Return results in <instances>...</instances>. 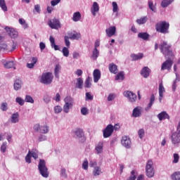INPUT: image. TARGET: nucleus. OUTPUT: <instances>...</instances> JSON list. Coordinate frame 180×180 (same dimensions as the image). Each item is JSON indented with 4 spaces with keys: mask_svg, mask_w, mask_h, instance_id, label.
Segmentation results:
<instances>
[{
    "mask_svg": "<svg viewBox=\"0 0 180 180\" xmlns=\"http://www.w3.org/2000/svg\"><path fill=\"white\" fill-rule=\"evenodd\" d=\"M160 50L162 54H164L166 58H171V57L174 56V53H172V50H171V45H169L167 41H162L159 45Z\"/></svg>",
    "mask_w": 180,
    "mask_h": 180,
    "instance_id": "obj_1",
    "label": "nucleus"
},
{
    "mask_svg": "<svg viewBox=\"0 0 180 180\" xmlns=\"http://www.w3.org/2000/svg\"><path fill=\"white\" fill-rule=\"evenodd\" d=\"M155 30L158 33H162L163 34H167L169 33V22L166 21H160L155 25Z\"/></svg>",
    "mask_w": 180,
    "mask_h": 180,
    "instance_id": "obj_2",
    "label": "nucleus"
},
{
    "mask_svg": "<svg viewBox=\"0 0 180 180\" xmlns=\"http://www.w3.org/2000/svg\"><path fill=\"white\" fill-rule=\"evenodd\" d=\"M38 169L41 176L49 178V169L46 167V161L44 160H39Z\"/></svg>",
    "mask_w": 180,
    "mask_h": 180,
    "instance_id": "obj_3",
    "label": "nucleus"
},
{
    "mask_svg": "<svg viewBox=\"0 0 180 180\" xmlns=\"http://www.w3.org/2000/svg\"><path fill=\"white\" fill-rule=\"evenodd\" d=\"M146 172L148 178H153V176H154L155 172L154 171L153 160H150L147 162L146 166Z\"/></svg>",
    "mask_w": 180,
    "mask_h": 180,
    "instance_id": "obj_4",
    "label": "nucleus"
},
{
    "mask_svg": "<svg viewBox=\"0 0 180 180\" xmlns=\"http://www.w3.org/2000/svg\"><path fill=\"white\" fill-rule=\"evenodd\" d=\"M53 78H54V77L53 76V73L51 72L44 73L41 76V82L42 84H44L45 85H50V84L53 82Z\"/></svg>",
    "mask_w": 180,
    "mask_h": 180,
    "instance_id": "obj_5",
    "label": "nucleus"
},
{
    "mask_svg": "<svg viewBox=\"0 0 180 180\" xmlns=\"http://www.w3.org/2000/svg\"><path fill=\"white\" fill-rule=\"evenodd\" d=\"M64 101L65 105L63 106V112H65V113H68L70 112V109H71L74 105V99L70 96H68L64 99Z\"/></svg>",
    "mask_w": 180,
    "mask_h": 180,
    "instance_id": "obj_6",
    "label": "nucleus"
},
{
    "mask_svg": "<svg viewBox=\"0 0 180 180\" xmlns=\"http://www.w3.org/2000/svg\"><path fill=\"white\" fill-rule=\"evenodd\" d=\"M48 25L51 29H60L61 27V25L60 24V20L57 18H53L52 20H50L48 22Z\"/></svg>",
    "mask_w": 180,
    "mask_h": 180,
    "instance_id": "obj_7",
    "label": "nucleus"
},
{
    "mask_svg": "<svg viewBox=\"0 0 180 180\" xmlns=\"http://www.w3.org/2000/svg\"><path fill=\"white\" fill-rule=\"evenodd\" d=\"M104 139H108L113 134V125L108 124L105 129L103 131Z\"/></svg>",
    "mask_w": 180,
    "mask_h": 180,
    "instance_id": "obj_8",
    "label": "nucleus"
},
{
    "mask_svg": "<svg viewBox=\"0 0 180 180\" xmlns=\"http://www.w3.org/2000/svg\"><path fill=\"white\" fill-rule=\"evenodd\" d=\"M121 143L125 148H130L131 147V141H130L129 136H122Z\"/></svg>",
    "mask_w": 180,
    "mask_h": 180,
    "instance_id": "obj_9",
    "label": "nucleus"
},
{
    "mask_svg": "<svg viewBox=\"0 0 180 180\" xmlns=\"http://www.w3.org/2000/svg\"><path fill=\"white\" fill-rule=\"evenodd\" d=\"M124 96L128 98L130 102H136V99H137V96L136 95V94L129 91H124Z\"/></svg>",
    "mask_w": 180,
    "mask_h": 180,
    "instance_id": "obj_10",
    "label": "nucleus"
},
{
    "mask_svg": "<svg viewBox=\"0 0 180 180\" xmlns=\"http://www.w3.org/2000/svg\"><path fill=\"white\" fill-rule=\"evenodd\" d=\"M173 64H174V61H172V60H167L162 65V67H161L162 71H164V70H168V71H169V70L172 68Z\"/></svg>",
    "mask_w": 180,
    "mask_h": 180,
    "instance_id": "obj_11",
    "label": "nucleus"
},
{
    "mask_svg": "<svg viewBox=\"0 0 180 180\" xmlns=\"http://www.w3.org/2000/svg\"><path fill=\"white\" fill-rule=\"evenodd\" d=\"M5 30L7 32L8 36H10L11 39H16V37H18V31L15 30V29L6 27Z\"/></svg>",
    "mask_w": 180,
    "mask_h": 180,
    "instance_id": "obj_12",
    "label": "nucleus"
},
{
    "mask_svg": "<svg viewBox=\"0 0 180 180\" xmlns=\"http://www.w3.org/2000/svg\"><path fill=\"white\" fill-rule=\"evenodd\" d=\"M172 144H179L180 143V130L177 132H174L172 134Z\"/></svg>",
    "mask_w": 180,
    "mask_h": 180,
    "instance_id": "obj_13",
    "label": "nucleus"
},
{
    "mask_svg": "<svg viewBox=\"0 0 180 180\" xmlns=\"http://www.w3.org/2000/svg\"><path fill=\"white\" fill-rule=\"evenodd\" d=\"M75 134L77 136V139H82L81 143H84L85 142V136L84 134V131L82 129H77L75 131Z\"/></svg>",
    "mask_w": 180,
    "mask_h": 180,
    "instance_id": "obj_14",
    "label": "nucleus"
},
{
    "mask_svg": "<svg viewBox=\"0 0 180 180\" xmlns=\"http://www.w3.org/2000/svg\"><path fill=\"white\" fill-rule=\"evenodd\" d=\"M2 64L4 68H7V69L13 68L14 70H16V67H15V62L12 60L6 61L5 60H3Z\"/></svg>",
    "mask_w": 180,
    "mask_h": 180,
    "instance_id": "obj_15",
    "label": "nucleus"
},
{
    "mask_svg": "<svg viewBox=\"0 0 180 180\" xmlns=\"http://www.w3.org/2000/svg\"><path fill=\"white\" fill-rule=\"evenodd\" d=\"M105 33L108 37H112V36H115L116 33V27H110L108 29L105 30Z\"/></svg>",
    "mask_w": 180,
    "mask_h": 180,
    "instance_id": "obj_16",
    "label": "nucleus"
},
{
    "mask_svg": "<svg viewBox=\"0 0 180 180\" xmlns=\"http://www.w3.org/2000/svg\"><path fill=\"white\" fill-rule=\"evenodd\" d=\"M108 70L111 74H117L119 72V70L117 69V65L115 63H110L108 65Z\"/></svg>",
    "mask_w": 180,
    "mask_h": 180,
    "instance_id": "obj_17",
    "label": "nucleus"
},
{
    "mask_svg": "<svg viewBox=\"0 0 180 180\" xmlns=\"http://www.w3.org/2000/svg\"><path fill=\"white\" fill-rule=\"evenodd\" d=\"M150 72H151L150 68H148V67H144L141 71V75L143 78H148V77H150Z\"/></svg>",
    "mask_w": 180,
    "mask_h": 180,
    "instance_id": "obj_18",
    "label": "nucleus"
},
{
    "mask_svg": "<svg viewBox=\"0 0 180 180\" xmlns=\"http://www.w3.org/2000/svg\"><path fill=\"white\" fill-rule=\"evenodd\" d=\"M164 92H165V88H164V84L161 82L159 84V100L160 102L162 101V98H164Z\"/></svg>",
    "mask_w": 180,
    "mask_h": 180,
    "instance_id": "obj_19",
    "label": "nucleus"
},
{
    "mask_svg": "<svg viewBox=\"0 0 180 180\" xmlns=\"http://www.w3.org/2000/svg\"><path fill=\"white\" fill-rule=\"evenodd\" d=\"M94 81V82H98L101 79V70L96 69L93 72Z\"/></svg>",
    "mask_w": 180,
    "mask_h": 180,
    "instance_id": "obj_20",
    "label": "nucleus"
},
{
    "mask_svg": "<svg viewBox=\"0 0 180 180\" xmlns=\"http://www.w3.org/2000/svg\"><path fill=\"white\" fill-rule=\"evenodd\" d=\"M159 120H165V119H169V115L167 112L163 111L158 115Z\"/></svg>",
    "mask_w": 180,
    "mask_h": 180,
    "instance_id": "obj_21",
    "label": "nucleus"
},
{
    "mask_svg": "<svg viewBox=\"0 0 180 180\" xmlns=\"http://www.w3.org/2000/svg\"><path fill=\"white\" fill-rule=\"evenodd\" d=\"M68 36L72 40H78L79 39H81V34L79 32H76L75 34L71 32L68 34Z\"/></svg>",
    "mask_w": 180,
    "mask_h": 180,
    "instance_id": "obj_22",
    "label": "nucleus"
},
{
    "mask_svg": "<svg viewBox=\"0 0 180 180\" xmlns=\"http://www.w3.org/2000/svg\"><path fill=\"white\" fill-rule=\"evenodd\" d=\"M99 11V6L97 2H94L93 7L91 8V13L93 16H96V12Z\"/></svg>",
    "mask_w": 180,
    "mask_h": 180,
    "instance_id": "obj_23",
    "label": "nucleus"
},
{
    "mask_svg": "<svg viewBox=\"0 0 180 180\" xmlns=\"http://www.w3.org/2000/svg\"><path fill=\"white\" fill-rule=\"evenodd\" d=\"M143 57H144V54L140 53L138 54H131V58L132 59V61H137V60H141V58H143Z\"/></svg>",
    "mask_w": 180,
    "mask_h": 180,
    "instance_id": "obj_24",
    "label": "nucleus"
},
{
    "mask_svg": "<svg viewBox=\"0 0 180 180\" xmlns=\"http://www.w3.org/2000/svg\"><path fill=\"white\" fill-rule=\"evenodd\" d=\"M49 40H50V43L52 49H54L56 51H57V50H60V48L58 47V46L56 44V40L54 39V37L51 36L49 38Z\"/></svg>",
    "mask_w": 180,
    "mask_h": 180,
    "instance_id": "obj_25",
    "label": "nucleus"
},
{
    "mask_svg": "<svg viewBox=\"0 0 180 180\" xmlns=\"http://www.w3.org/2000/svg\"><path fill=\"white\" fill-rule=\"evenodd\" d=\"M138 37L143 40H148L150 39V34L147 32H140L138 34Z\"/></svg>",
    "mask_w": 180,
    "mask_h": 180,
    "instance_id": "obj_26",
    "label": "nucleus"
},
{
    "mask_svg": "<svg viewBox=\"0 0 180 180\" xmlns=\"http://www.w3.org/2000/svg\"><path fill=\"white\" fill-rule=\"evenodd\" d=\"M97 154H101L103 151V143L99 142L95 148Z\"/></svg>",
    "mask_w": 180,
    "mask_h": 180,
    "instance_id": "obj_27",
    "label": "nucleus"
},
{
    "mask_svg": "<svg viewBox=\"0 0 180 180\" xmlns=\"http://www.w3.org/2000/svg\"><path fill=\"white\" fill-rule=\"evenodd\" d=\"M60 70H61V65H60L59 64L56 65L54 69V74H55L56 78H57L58 79L60 78V75L58 74H60Z\"/></svg>",
    "mask_w": 180,
    "mask_h": 180,
    "instance_id": "obj_28",
    "label": "nucleus"
},
{
    "mask_svg": "<svg viewBox=\"0 0 180 180\" xmlns=\"http://www.w3.org/2000/svg\"><path fill=\"white\" fill-rule=\"evenodd\" d=\"M155 101V96L154 94H152L150 99V103L148 104V106L146 107V110H150L151 109V106H153V104L154 103Z\"/></svg>",
    "mask_w": 180,
    "mask_h": 180,
    "instance_id": "obj_29",
    "label": "nucleus"
},
{
    "mask_svg": "<svg viewBox=\"0 0 180 180\" xmlns=\"http://www.w3.org/2000/svg\"><path fill=\"white\" fill-rule=\"evenodd\" d=\"M82 85H84V80L82 78L79 77L77 79V82H76V88H78V89H82Z\"/></svg>",
    "mask_w": 180,
    "mask_h": 180,
    "instance_id": "obj_30",
    "label": "nucleus"
},
{
    "mask_svg": "<svg viewBox=\"0 0 180 180\" xmlns=\"http://www.w3.org/2000/svg\"><path fill=\"white\" fill-rule=\"evenodd\" d=\"M72 20L73 22H78L81 20V13L79 11L74 13L72 16Z\"/></svg>",
    "mask_w": 180,
    "mask_h": 180,
    "instance_id": "obj_31",
    "label": "nucleus"
},
{
    "mask_svg": "<svg viewBox=\"0 0 180 180\" xmlns=\"http://www.w3.org/2000/svg\"><path fill=\"white\" fill-rule=\"evenodd\" d=\"M31 61H32L31 63L27 64V68H33V67H34V64H36V63H37V57L31 58Z\"/></svg>",
    "mask_w": 180,
    "mask_h": 180,
    "instance_id": "obj_32",
    "label": "nucleus"
},
{
    "mask_svg": "<svg viewBox=\"0 0 180 180\" xmlns=\"http://www.w3.org/2000/svg\"><path fill=\"white\" fill-rule=\"evenodd\" d=\"M19 122V113H13L11 116V123H18Z\"/></svg>",
    "mask_w": 180,
    "mask_h": 180,
    "instance_id": "obj_33",
    "label": "nucleus"
},
{
    "mask_svg": "<svg viewBox=\"0 0 180 180\" xmlns=\"http://www.w3.org/2000/svg\"><path fill=\"white\" fill-rule=\"evenodd\" d=\"M91 82H92V77L89 76L84 82L85 88H91V86L92 85V83Z\"/></svg>",
    "mask_w": 180,
    "mask_h": 180,
    "instance_id": "obj_34",
    "label": "nucleus"
},
{
    "mask_svg": "<svg viewBox=\"0 0 180 180\" xmlns=\"http://www.w3.org/2000/svg\"><path fill=\"white\" fill-rule=\"evenodd\" d=\"M20 88H22V82L19 79L15 80L14 83V89L18 91Z\"/></svg>",
    "mask_w": 180,
    "mask_h": 180,
    "instance_id": "obj_35",
    "label": "nucleus"
},
{
    "mask_svg": "<svg viewBox=\"0 0 180 180\" xmlns=\"http://www.w3.org/2000/svg\"><path fill=\"white\" fill-rule=\"evenodd\" d=\"M174 2V0H163L161 3L162 8H167L168 5H171V3Z\"/></svg>",
    "mask_w": 180,
    "mask_h": 180,
    "instance_id": "obj_36",
    "label": "nucleus"
},
{
    "mask_svg": "<svg viewBox=\"0 0 180 180\" xmlns=\"http://www.w3.org/2000/svg\"><path fill=\"white\" fill-rule=\"evenodd\" d=\"M123 81L124 79V72H120L115 76V81Z\"/></svg>",
    "mask_w": 180,
    "mask_h": 180,
    "instance_id": "obj_37",
    "label": "nucleus"
},
{
    "mask_svg": "<svg viewBox=\"0 0 180 180\" xmlns=\"http://www.w3.org/2000/svg\"><path fill=\"white\" fill-rule=\"evenodd\" d=\"M98 57H99V51H98V49L94 48V49L93 50L91 58H93V60H96Z\"/></svg>",
    "mask_w": 180,
    "mask_h": 180,
    "instance_id": "obj_38",
    "label": "nucleus"
},
{
    "mask_svg": "<svg viewBox=\"0 0 180 180\" xmlns=\"http://www.w3.org/2000/svg\"><path fill=\"white\" fill-rule=\"evenodd\" d=\"M134 117H140V115H141V112H140V109L139 108H135L133 110V113H132Z\"/></svg>",
    "mask_w": 180,
    "mask_h": 180,
    "instance_id": "obj_39",
    "label": "nucleus"
},
{
    "mask_svg": "<svg viewBox=\"0 0 180 180\" xmlns=\"http://www.w3.org/2000/svg\"><path fill=\"white\" fill-rule=\"evenodd\" d=\"M0 6L1 9L4 11V12L8 11V7H6V3L5 2V0H0Z\"/></svg>",
    "mask_w": 180,
    "mask_h": 180,
    "instance_id": "obj_40",
    "label": "nucleus"
},
{
    "mask_svg": "<svg viewBox=\"0 0 180 180\" xmlns=\"http://www.w3.org/2000/svg\"><path fill=\"white\" fill-rule=\"evenodd\" d=\"M146 22H147V17L146 16L136 20V23H138V25H144V23H146Z\"/></svg>",
    "mask_w": 180,
    "mask_h": 180,
    "instance_id": "obj_41",
    "label": "nucleus"
},
{
    "mask_svg": "<svg viewBox=\"0 0 180 180\" xmlns=\"http://www.w3.org/2000/svg\"><path fill=\"white\" fill-rule=\"evenodd\" d=\"M41 133L42 134H47V133H49V126L44 125L41 127Z\"/></svg>",
    "mask_w": 180,
    "mask_h": 180,
    "instance_id": "obj_42",
    "label": "nucleus"
},
{
    "mask_svg": "<svg viewBox=\"0 0 180 180\" xmlns=\"http://www.w3.org/2000/svg\"><path fill=\"white\" fill-rule=\"evenodd\" d=\"M101 167H96L93 171V174L94 175V176H98L99 175H101Z\"/></svg>",
    "mask_w": 180,
    "mask_h": 180,
    "instance_id": "obj_43",
    "label": "nucleus"
},
{
    "mask_svg": "<svg viewBox=\"0 0 180 180\" xmlns=\"http://www.w3.org/2000/svg\"><path fill=\"white\" fill-rule=\"evenodd\" d=\"M172 180H180V172H176L172 175Z\"/></svg>",
    "mask_w": 180,
    "mask_h": 180,
    "instance_id": "obj_44",
    "label": "nucleus"
},
{
    "mask_svg": "<svg viewBox=\"0 0 180 180\" xmlns=\"http://www.w3.org/2000/svg\"><path fill=\"white\" fill-rule=\"evenodd\" d=\"M30 154H32V152L29 150L27 155L25 157V161L28 164H30V162H32V155Z\"/></svg>",
    "mask_w": 180,
    "mask_h": 180,
    "instance_id": "obj_45",
    "label": "nucleus"
},
{
    "mask_svg": "<svg viewBox=\"0 0 180 180\" xmlns=\"http://www.w3.org/2000/svg\"><path fill=\"white\" fill-rule=\"evenodd\" d=\"M33 129L37 133H39V131L41 133V126H40V124H35L33 127Z\"/></svg>",
    "mask_w": 180,
    "mask_h": 180,
    "instance_id": "obj_46",
    "label": "nucleus"
},
{
    "mask_svg": "<svg viewBox=\"0 0 180 180\" xmlns=\"http://www.w3.org/2000/svg\"><path fill=\"white\" fill-rule=\"evenodd\" d=\"M15 102L18 103L20 106H23L25 105V100H23L20 97H17L15 98Z\"/></svg>",
    "mask_w": 180,
    "mask_h": 180,
    "instance_id": "obj_47",
    "label": "nucleus"
},
{
    "mask_svg": "<svg viewBox=\"0 0 180 180\" xmlns=\"http://www.w3.org/2000/svg\"><path fill=\"white\" fill-rule=\"evenodd\" d=\"M62 53L64 57H68V56H70V50H68V48L67 47H63Z\"/></svg>",
    "mask_w": 180,
    "mask_h": 180,
    "instance_id": "obj_48",
    "label": "nucleus"
},
{
    "mask_svg": "<svg viewBox=\"0 0 180 180\" xmlns=\"http://www.w3.org/2000/svg\"><path fill=\"white\" fill-rule=\"evenodd\" d=\"M174 160L172 161L173 164H178L179 162V155L178 153H174L173 155Z\"/></svg>",
    "mask_w": 180,
    "mask_h": 180,
    "instance_id": "obj_49",
    "label": "nucleus"
},
{
    "mask_svg": "<svg viewBox=\"0 0 180 180\" xmlns=\"http://www.w3.org/2000/svg\"><path fill=\"white\" fill-rule=\"evenodd\" d=\"M25 101L26 102H28L30 103H34V100H33V98L31 96L27 95L25 96Z\"/></svg>",
    "mask_w": 180,
    "mask_h": 180,
    "instance_id": "obj_50",
    "label": "nucleus"
},
{
    "mask_svg": "<svg viewBox=\"0 0 180 180\" xmlns=\"http://www.w3.org/2000/svg\"><path fill=\"white\" fill-rule=\"evenodd\" d=\"M112 12L117 13L119 11V6H117V3L116 1H113L112 4Z\"/></svg>",
    "mask_w": 180,
    "mask_h": 180,
    "instance_id": "obj_51",
    "label": "nucleus"
},
{
    "mask_svg": "<svg viewBox=\"0 0 180 180\" xmlns=\"http://www.w3.org/2000/svg\"><path fill=\"white\" fill-rule=\"evenodd\" d=\"M144 134H146V131H144V129H141L138 131V135L139 139H143L144 137Z\"/></svg>",
    "mask_w": 180,
    "mask_h": 180,
    "instance_id": "obj_52",
    "label": "nucleus"
},
{
    "mask_svg": "<svg viewBox=\"0 0 180 180\" xmlns=\"http://www.w3.org/2000/svg\"><path fill=\"white\" fill-rule=\"evenodd\" d=\"M0 109H1L3 112H6V110H8V103H2Z\"/></svg>",
    "mask_w": 180,
    "mask_h": 180,
    "instance_id": "obj_53",
    "label": "nucleus"
},
{
    "mask_svg": "<svg viewBox=\"0 0 180 180\" xmlns=\"http://www.w3.org/2000/svg\"><path fill=\"white\" fill-rule=\"evenodd\" d=\"M127 180H136V171L131 172V176Z\"/></svg>",
    "mask_w": 180,
    "mask_h": 180,
    "instance_id": "obj_54",
    "label": "nucleus"
},
{
    "mask_svg": "<svg viewBox=\"0 0 180 180\" xmlns=\"http://www.w3.org/2000/svg\"><path fill=\"white\" fill-rule=\"evenodd\" d=\"M148 8L150 9V11H152L153 12H155V7L154 6V4L153 3V1H148Z\"/></svg>",
    "mask_w": 180,
    "mask_h": 180,
    "instance_id": "obj_55",
    "label": "nucleus"
},
{
    "mask_svg": "<svg viewBox=\"0 0 180 180\" xmlns=\"http://www.w3.org/2000/svg\"><path fill=\"white\" fill-rule=\"evenodd\" d=\"M6 50H8V45L6 44H1L0 51H5Z\"/></svg>",
    "mask_w": 180,
    "mask_h": 180,
    "instance_id": "obj_56",
    "label": "nucleus"
},
{
    "mask_svg": "<svg viewBox=\"0 0 180 180\" xmlns=\"http://www.w3.org/2000/svg\"><path fill=\"white\" fill-rule=\"evenodd\" d=\"M62 110H63V108H61V106L60 105H56L54 107L55 113H60Z\"/></svg>",
    "mask_w": 180,
    "mask_h": 180,
    "instance_id": "obj_57",
    "label": "nucleus"
},
{
    "mask_svg": "<svg viewBox=\"0 0 180 180\" xmlns=\"http://www.w3.org/2000/svg\"><path fill=\"white\" fill-rule=\"evenodd\" d=\"M65 43L67 47H70V44H71V43L70 42V37L65 36Z\"/></svg>",
    "mask_w": 180,
    "mask_h": 180,
    "instance_id": "obj_58",
    "label": "nucleus"
},
{
    "mask_svg": "<svg viewBox=\"0 0 180 180\" xmlns=\"http://www.w3.org/2000/svg\"><path fill=\"white\" fill-rule=\"evenodd\" d=\"M60 2H61V0H52L51 1V5L52 6H56V5H58V4H60Z\"/></svg>",
    "mask_w": 180,
    "mask_h": 180,
    "instance_id": "obj_59",
    "label": "nucleus"
},
{
    "mask_svg": "<svg viewBox=\"0 0 180 180\" xmlns=\"http://www.w3.org/2000/svg\"><path fill=\"white\" fill-rule=\"evenodd\" d=\"M20 25H25V29L27 28L29 26L26 24V21L24 19L20 18L19 19Z\"/></svg>",
    "mask_w": 180,
    "mask_h": 180,
    "instance_id": "obj_60",
    "label": "nucleus"
},
{
    "mask_svg": "<svg viewBox=\"0 0 180 180\" xmlns=\"http://www.w3.org/2000/svg\"><path fill=\"white\" fill-rule=\"evenodd\" d=\"M82 169H88V160H86L84 161V162L82 163Z\"/></svg>",
    "mask_w": 180,
    "mask_h": 180,
    "instance_id": "obj_61",
    "label": "nucleus"
},
{
    "mask_svg": "<svg viewBox=\"0 0 180 180\" xmlns=\"http://www.w3.org/2000/svg\"><path fill=\"white\" fill-rule=\"evenodd\" d=\"M1 151L6 153V143H3L1 146Z\"/></svg>",
    "mask_w": 180,
    "mask_h": 180,
    "instance_id": "obj_62",
    "label": "nucleus"
},
{
    "mask_svg": "<svg viewBox=\"0 0 180 180\" xmlns=\"http://www.w3.org/2000/svg\"><path fill=\"white\" fill-rule=\"evenodd\" d=\"M60 175L64 178H67V170H65V169H62L60 171Z\"/></svg>",
    "mask_w": 180,
    "mask_h": 180,
    "instance_id": "obj_63",
    "label": "nucleus"
},
{
    "mask_svg": "<svg viewBox=\"0 0 180 180\" xmlns=\"http://www.w3.org/2000/svg\"><path fill=\"white\" fill-rule=\"evenodd\" d=\"M86 99H89V101H92V99H94V96L91 95L90 93H86Z\"/></svg>",
    "mask_w": 180,
    "mask_h": 180,
    "instance_id": "obj_64",
    "label": "nucleus"
}]
</instances>
